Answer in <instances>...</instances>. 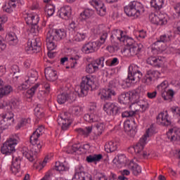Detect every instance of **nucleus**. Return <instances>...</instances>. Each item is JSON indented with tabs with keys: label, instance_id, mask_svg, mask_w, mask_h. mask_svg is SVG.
I'll return each mask as SVG.
<instances>
[{
	"label": "nucleus",
	"instance_id": "11",
	"mask_svg": "<svg viewBox=\"0 0 180 180\" xmlns=\"http://www.w3.org/2000/svg\"><path fill=\"white\" fill-rule=\"evenodd\" d=\"M58 123L60 126H61L62 130L64 131H65V130H68V129H70V126H71V123H72V120H71V114L68 112H61L58 115Z\"/></svg>",
	"mask_w": 180,
	"mask_h": 180
},
{
	"label": "nucleus",
	"instance_id": "34",
	"mask_svg": "<svg viewBox=\"0 0 180 180\" xmlns=\"http://www.w3.org/2000/svg\"><path fill=\"white\" fill-rule=\"evenodd\" d=\"M56 39L51 37V33L46 34V46L49 51H53L55 50L56 47H57V44H56Z\"/></svg>",
	"mask_w": 180,
	"mask_h": 180
},
{
	"label": "nucleus",
	"instance_id": "46",
	"mask_svg": "<svg viewBox=\"0 0 180 180\" xmlns=\"http://www.w3.org/2000/svg\"><path fill=\"white\" fill-rule=\"evenodd\" d=\"M103 158L101 154L89 155L86 157V160L87 162H98L101 159Z\"/></svg>",
	"mask_w": 180,
	"mask_h": 180
},
{
	"label": "nucleus",
	"instance_id": "57",
	"mask_svg": "<svg viewBox=\"0 0 180 180\" xmlns=\"http://www.w3.org/2000/svg\"><path fill=\"white\" fill-rule=\"evenodd\" d=\"M170 110L174 117L180 120V108L178 106H173L170 108Z\"/></svg>",
	"mask_w": 180,
	"mask_h": 180
},
{
	"label": "nucleus",
	"instance_id": "21",
	"mask_svg": "<svg viewBox=\"0 0 180 180\" xmlns=\"http://www.w3.org/2000/svg\"><path fill=\"white\" fill-rule=\"evenodd\" d=\"M86 39V33L84 32H74L69 34V43L71 44H75V43H79L84 41Z\"/></svg>",
	"mask_w": 180,
	"mask_h": 180
},
{
	"label": "nucleus",
	"instance_id": "38",
	"mask_svg": "<svg viewBox=\"0 0 180 180\" xmlns=\"http://www.w3.org/2000/svg\"><path fill=\"white\" fill-rule=\"evenodd\" d=\"M137 106H139V108H141V109L144 111L148 109L150 105L148 104V101L147 100L141 99L136 103H133L131 108H137Z\"/></svg>",
	"mask_w": 180,
	"mask_h": 180
},
{
	"label": "nucleus",
	"instance_id": "32",
	"mask_svg": "<svg viewBox=\"0 0 180 180\" xmlns=\"http://www.w3.org/2000/svg\"><path fill=\"white\" fill-rule=\"evenodd\" d=\"M105 123L100 122L96 125V130L93 132L92 138L94 141L98 140V137L103 133L105 131Z\"/></svg>",
	"mask_w": 180,
	"mask_h": 180
},
{
	"label": "nucleus",
	"instance_id": "45",
	"mask_svg": "<svg viewBox=\"0 0 180 180\" xmlns=\"http://www.w3.org/2000/svg\"><path fill=\"white\" fill-rule=\"evenodd\" d=\"M92 15H94V11L91 9L86 8L80 13L79 19L82 21L86 20L87 19H89Z\"/></svg>",
	"mask_w": 180,
	"mask_h": 180
},
{
	"label": "nucleus",
	"instance_id": "37",
	"mask_svg": "<svg viewBox=\"0 0 180 180\" xmlns=\"http://www.w3.org/2000/svg\"><path fill=\"white\" fill-rule=\"evenodd\" d=\"M18 5V1L16 0H9L8 4L3 7L4 12L7 13H12L13 12V9L16 8Z\"/></svg>",
	"mask_w": 180,
	"mask_h": 180
},
{
	"label": "nucleus",
	"instance_id": "12",
	"mask_svg": "<svg viewBox=\"0 0 180 180\" xmlns=\"http://www.w3.org/2000/svg\"><path fill=\"white\" fill-rule=\"evenodd\" d=\"M136 127L137 124L134 118H130L124 122V130L130 137H134V136H136V133H137L136 130Z\"/></svg>",
	"mask_w": 180,
	"mask_h": 180
},
{
	"label": "nucleus",
	"instance_id": "36",
	"mask_svg": "<svg viewBox=\"0 0 180 180\" xmlns=\"http://www.w3.org/2000/svg\"><path fill=\"white\" fill-rule=\"evenodd\" d=\"M32 120L30 117H21L18 121V123L15 126L16 130H20V129H24L27 126V124H30Z\"/></svg>",
	"mask_w": 180,
	"mask_h": 180
},
{
	"label": "nucleus",
	"instance_id": "31",
	"mask_svg": "<svg viewBox=\"0 0 180 180\" xmlns=\"http://www.w3.org/2000/svg\"><path fill=\"white\" fill-rule=\"evenodd\" d=\"M167 137L169 141L180 140V129L176 128L169 129L167 133Z\"/></svg>",
	"mask_w": 180,
	"mask_h": 180
},
{
	"label": "nucleus",
	"instance_id": "43",
	"mask_svg": "<svg viewBox=\"0 0 180 180\" xmlns=\"http://www.w3.org/2000/svg\"><path fill=\"white\" fill-rule=\"evenodd\" d=\"M43 133H44V126H39L36 131H34L32 134L30 136L32 137V140H39V137L40 136L43 135Z\"/></svg>",
	"mask_w": 180,
	"mask_h": 180
},
{
	"label": "nucleus",
	"instance_id": "1",
	"mask_svg": "<svg viewBox=\"0 0 180 180\" xmlns=\"http://www.w3.org/2000/svg\"><path fill=\"white\" fill-rule=\"evenodd\" d=\"M98 34H100V41L89 42L84 44L82 48V51L85 54H91V53H95V51H98L99 48L102 44H105V41L108 39V32L103 30L101 32H98Z\"/></svg>",
	"mask_w": 180,
	"mask_h": 180
},
{
	"label": "nucleus",
	"instance_id": "44",
	"mask_svg": "<svg viewBox=\"0 0 180 180\" xmlns=\"http://www.w3.org/2000/svg\"><path fill=\"white\" fill-rule=\"evenodd\" d=\"M75 131H77L81 136L88 137V136H89V134L92 133V127H86L84 129L77 128L75 129Z\"/></svg>",
	"mask_w": 180,
	"mask_h": 180
},
{
	"label": "nucleus",
	"instance_id": "24",
	"mask_svg": "<svg viewBox=\"0 0 180 180\" xmlns=\"http://www.w3.org/2000/svg\"><path fill=\"white\" fill-rule=\"evenodd\" d=\"M84 119L89 123H96L101 120V112L94 111L84 115Z\"/></svg>",
	"mask_w": 180,
	"mask_h": 180
},
{
	"label": "nucleus",
	"instance_id": "58",
	"mask_svg": "<svg viewBox=\"0 0 180 180\" xmlns=\"http://www.w3.org/2000/svg\"><path fill=\"white\" fill-rule=\"evenodd\" d=\"M155 134V127L154 125H150V127L146 130V133L142 137L147 140V138L150 136H153V134Z\"/></svg>",
	"mask_w": 180,
	"mask_h": 180
},
{
	"label": "nucleus",
	"instance_id": "56",
	"mask_svg": "<svg viewBox=\"0 0 180 180\" xmlns=\"http://www.w3.org/2000/svg\"><path fill=\"white\" fill-rule=\"evenodd\" d=\"M45 12L48 16H53L56 12V6L51 4H47L45 8Z\"/></svg>",
	"mask_w": 180,
	"mask_h": 180
},
{
	"label": "nucleus",
	"instance_id": "63",
	"mask_svg": "<svg viewBox=\"0 0 180 180\" xmlns=\"http://www.w3.org/2000/svg\"><path fill=\"white\" fill-rule=\"evenodd\" d=\"M30 84L31 83H29V82H27V80L25 79V82L24 83L18 86V89L19 91H26V89H29Z\"/></svg>",
	"mask_w": 180,
	"mask_h": 180
},
{
	"label": "nucleus",
	"instance_id": "60",
	"mask_svg": "<svg viewBox=\"0 0 180 180\" xmlns=\"http://www.w3.org/2000/svg\"><path fill=\"white\" fill-rule=\"evenodd\" d=\"M122 43L124 44V46H127V47H131V46H134V39L125 35L124 41Z\"/></svg>",
	"mask_w": 180,
	"mask_h": 180
},
{
	"label": "nucleus",
	"instance_id": "13",
	"mask_svg": "<svg viewBox=\"0 0 180 180\" xmlns=\"http://www.w3.org/2000/svg\"><path fill=\"white\" fill-rule=\"evenodd\" d=\"M104 60L105 58H100L98 59H96V60L92 61L86 67V72H87V74H94V72H96V71H98L99 68H103Z\"/></svg>",
	"mask_w": 180,
	"mask_h": 180
},
{
	"label": "nucleus",
	"instance_id": "53",
	"mask_svg": "<svg viewBox=\"0 0 180 180\" xmlns=\"http://www.w3.org/2000/svg\"><path fill=\"white\" fill-rule=\"evenodd\" d=\"M150 5L153 8L159 11L164 5V0H151Z\"/></svg>",
	"mask_w": 180,
	"mask_h": 180
},
{
	"label": "nucleus",
	"instance_id": "47",
	"mask_svg": "<svg viewBox=\"0 0 180 180\" xmlns=\"http://www.w3.org/2000/svg\"><path fill=\"white\" fill-rule=\"evenodd\" d=\"M12 91H13V89L11 85H6L4 87H1V89H0V99L2 98V97L6 96V95H9Z\"/></svg>",
	"mask_w": 180,
	"mask_h": 180
},
{
	"label": "nucleus",
	"instance_id": "9",
	"mask_svg": "<svg viewBox=\"0 0 180 180\" xmlns=\"http://www.w3.org/2000/svg\"><path fill=\"white\" fill-rule=\"evenodd\" d=\"M25 20L27 25H30V26H32L31 31L33 33H39V31L40 30V28H39V26H37V24L40 20L39 15L34 13H27L25 16Z\"/></svg>",
	"mask_w": 180,
	"mask_h": 180
},
{
	"label": "nucleus",
	"instance_id": "54",
	"mask_svg": "<svg viewBox=\"0 0 180 180\" xmlns=\"http://www.w3.org/2000/svg\"><path fill=\"white\" fill-rule=\"evenodd\" d=\"M55 169L56 171H58L59 172H63V171H68V167L63 162H56L55 165Z\"/></svg>",
	"mask_w": 180,
	"mask_h": 180
},
{
	"label": "nucleus",
	"instance_id": "41",
	"mask_svg": "<svg viewBox=\"0 0 180 180\" xmlns=\"http://www.w3.org/2000/svg\"><path fill=\"white\" fill-rule=\"evenodd\" d=\"M6 39L10 46H16L19 41L18 37H16V34L13 32L8 33L6 35Z\"/></svg>",
	"mask_w": 180,
	"mask_h": 180
},
{
	"label": "nucleus",
	"instance_id": "61",
	"mask_svg": "<svg viewBox=\"0 0 180 180\" xmlns=\"http://www.w3.org/2000/svg\"><path fill=\"white\" fill-rule=\"evenodd\" d=\"M95 179L96 180H108V177H106V175H105V174L103 173L97 172L95 175ZM110 180H118V179L112 178Z\"/></svg>",
	"mask_w": 180,
	"mask_h": 180
},
{
	"label": "nucleus",
	"instance_id": "5",
	"mask_svg": "<svg viewBox=\"0 0 180 180\" xmlns=\"http://www.w3.org/2000/svg\"><path fill=\"white\" fill-rule=\"evenodd\" d=\"M143 77V74L139 69V66L136 65H131L129 67V72L128 77L126 81L121 80L122 83H120V85L124 88V84H131L132 82H136L140 81L141 77Z\"/></svg>",
	"mask_w": 180,
	"mask_h": 180
},
{
	"label": "nucleus",
	"instance_id": "6",
	"mask_svg": "<svg viewBox=\"0 0 180 180\" xmlns=\"http://www.w3.org/2000/svg\"><path fill=\"white\" fill-rule=\"evenodd\" d=\"M19 141H20V139L18 134L11 135L1 146V154L8 155L13 153V151H15V147L18 146V143H19Z\"/></svg>",
	"mask_w": 180,
	"mask_h": 180
},
{
	"label": "nucleus",
	"instance_id": "50",
	"mask_svg": "<svg viewBox=\"0 0 180 180\" xmlns=\"http://www.w3.org/2000/svg\"><path fill=\"white\" fill-rule=\"evenodd\" d=\"M10 171L11 172V174H13L15 176H22V172L20 169V166L11 165L10 167Z\"/></svg>",
	"mask_w": 180,
	"mask_h": 180
},
{
	"label": "nucleus",
	"instance_id": "14",
	"mask_svg": "<svg viewBox=\"0 0 180 180\" xmlns=\"http://www.w3.org/2000/svg\"><path fill=\"white\" fill-rule=\"evenodd\" d=\"M143 46L141 44H134L133 46L124 49L123 53L127 57H134L143 51Z\"/></svg>",
	"mask_w": 180,
	"mask_h": 180
},
{
	"label": "nucleus",
	"instance_id": "48",
	"mask_svg": "<svg viewBox=\"0 0 180 180\" xmlns=\"http://www.w3.org/2000/svg\"><path fill=\"white\" fill-rule=\"evenodd\" d=\"M71 110L74 116H82V115H84V108L82 106L73 105Z\"/></svg>",
	"mask_w": 180,
	"mask_h": 180
},
{
	"label": "nucleus",
	"instance_id": "52",
	"mask_svg": "<svg viewBox=\"0 0 180 180\" xmlns=\"http://www.w3.org/2000/svg\"><path fill=\"white\" fill-rule=\"evenodd\" d=\"M20 107V101L18 100H11L9 103V108L14 112H18V110Z\"/></svg>",
	"mask_w": 180,
	"mask_h": 180
},
{
	"label": "nucleus",
	"instance_id": "19",
	"mask_svg": "<svg viewBox=\"0 0 180 180\" xmlns=\"http://www.w3.org/2000/svg\"><path fill=\"white\" fill-rule=\"evenodd\" d=\"M47 33H50L51 37L53 38L56 41H60L67 37V32L63 28L50 30Z\"/></svg>",
	"mask_w": 180,
	"mask_h": 180
},
{
	"label": "nucleus",
	"instance_id": "29",
	"mask_svg": "<svg viewBox=\"0 0 180 180\" xmlns=\"http://www.w3.org/2000/svg\"><path fill=\"white\" fill-rule=\"evenodd\" d=\"M75 94H74V93H70V94L62 93L58 95L57 101L60 105H63V103H65L68 99H70V101H75Z\"/></svg>",
	"mask_w": 180,
	"mask_h": 180
},
{
	"label": "nucleus",
	"instance_id": "49",
	"mask_svg": "<svg viewBox=\"0 0 180 180\" xmlns=\"http://www.w3.org/2000/svg\"><path fill=\"white\" fill-rule=\"evenodd\" d=\"M34 115L38 119H43L44 117V110L41 105H37L34 108Z\"/></svg>",
	"mask_w": 180,
	"mask_h": 180
},
{
	"label": "nucleus",
	"instance_id": "3",
	"mask_svg": "<svg viewBox=\"0 0 180 180\" xmlns=\"http://www.w3.org/2000/svg\"><path fill=\"white\" fill-rule=\"evenodd\" d=\"M30 141L32 144L30 150L27 148L25 147L22 148V155L26 157V158L33 162L34 161V155L37 154V153H40V150H41V147H43V142L39 141V139H34L32 141V137L30 138Z\"/></svg>",
	"mask_w": 180,
	"mask_h": 180
},
{
	"label": "nucleus",
	"instance_id": "10",
	"mask_svg": "<svg viewBox=\"0 0 180 180\" xmlns=\"http://www.w3.org/2000/svg\"><path fill=\"white\" fill-rule=\"evenodd\" d=\"M169 18L167 14H155L154 13H151L149 15V20L153 25H155V26H165L168 23V20Z\"/></svg>",
	"mask_w": 180,
	"mask_h": 180
},
{
	"label": "nucleus",
	"instance_id": "17",
	"mask_svg": "<svg viewBox=\"0 0 180 180\" xmlns=\"http://www.w3.org/2000/svg\"><path fill=\"white\" fill-rule=\"evenodd\" d=\"M37 39H34L31 41H28L25 45V51L27 54H34L40 51V44L37 42Z\"/></svg>",
	"mask_w": 180,
	"mask_h": 180
},
{
	"label": "nucleus",
	"instance_id": "18",
	"mask_svg": "<svg viewBox=\"0 0 180 180\" xmlns=\"http://www.w3.org/2000/svg\"><path fill=\"white\" fill-rule=\"evenodd\" d=\"M160 77V72L157 70H148L144 78L143 82L146 85H152L153 82Z\"/></svg>",
	"mask_w": 180,
	"mask_h": 180
},
{
	"label": "nucleus",
	"instance_id": "16",
	"mask_svg": "<svg viewBox=\"0 0 180 180\" xmlns=\"http://www.w3.org/2000/svg\"><path fill=\"white\" fill-rule=\"evenodd\" d=\"M171 40H172V35L168 34H162L154 43V45L157 46L158 49L161 51H164V50L167 49V46H165V44L160 45L161 43H169Z\"/></svg>",
	"mask_w": 180,
	"mask_h": 180
},
{
	"label": "nucleus",
	"instance_id": "15",
	"mask_svg": "<svg viewBox=\"0 0 180 180\" xmlns=\"http://www.w3.org/2000/svg\"><path fill=\"white\" fill-rule=\"evenodd\" d=\"M103 110L108 116H116L120 113V107L115 103H106L103 105Z\"/></svg>",
	"mask_w": 180,
	"mask_h": 180
},
{
	"label": "nucleus",
	"instance_id": "8",
	"mask_svg": "<svg viewBox=\"0 0 180 180\" xmlns=\"http://www.w3.org/2000/svg\"><path fill=\"white\" fill-rule=\"evenodd\" d=\"M15 122V114L7 112L0 115V130H6Z\"/></svg>",
	"mask_w": 180,
	"mask_h": 180
},
{
	"label": "nucleus",
	"instance_id": "22",
	"mask_svg": "<svg viewBox=\"0 0 180 180\" xmlns=\"http://www.w3.org/2000/svg\"><path fill=\"white\" fill-rule=\"evenodd\" d=\"M91 5L96 8V11L100 16H105L106 15V7L102 1L99 0H91L90 1Z\"/></svg>",
	"mask_w": 180,
	"mask_h": 180
},
{
	"label": "nucleus",
	"instance_id": "62",
	"mask_svg": "<svg viewBox=\"0 0 180 180\" xmlns=\"http://www.w3.org/2000/svg\"><path fill=\"white\" fill-rule=\"evenodd\" d=\"M174 91L169 90L167 92L162 93V98H163L165 101H168L169 99V96H171V98L174 96Z\"/></svg>",
	"mask_w": 180,
	"mask_h": 180
},
{
	"label": "nucleus",
	"instance_id": "39",
	"mask_svg": "<svg viewBox=\"0 0 180 180\" xmlns=\"http://www.w3.org/2000/svg\"><path fill=\"white\" fill-rule=\"evenodd\" d=\"M129 169H131L134 175H139V174L141 173V167L137 165V163H134V162L131 161L128 165Z\"/></svg>",
	"mask_w": 180,
	"mask_h": 180
},
{
	"label": "nucleus",
	"instance_id": "7",
	"mask_svg": "<svg viewBox=\"0 0 180 180\" xmlns=\"http://www.w3.org/2000/svg\"><path fill=\"white\" fill-rule=\"evenodd\" d=\"M116 82H117V80L110 81L108 87L100 91L99 96L101 99L108 101V99H110L112 96H116V91L113 89V88H116V86H117Z\"/></svg>",
	"mask_w": 180,
	"mask_h": 180
},
{
	"label": "nucleus",
	"instance_id": "20",
	"mask_svg": "<svg viewBox=\"0 0 180 180\" xmlns=\"http://www.w3.org/2000/svg\"><path fill=\"white\" fill-rule=\"evenodd\" d=\"M128 94L129 95L130 102H133V103H137V102H139V99L142 98V96H144L146 91L143 88L139 87L133 91L128 92Z\"/></svg>",
	"mask_w": 180,
	"mask_h": 180
},
{
	"label": "nucleus",
	"instance_id": "33",
	"mask_svg": "<svg viewBox=\"0 0 180 180\" xmlns=\"http://www.w3.org/2000/svg\"><path fill=\"white\" fill-rule=\"evenodd\" d=\"M114 164H116L120 168L124 167L127 164V158L124 154H118L112 160Z\"/></svg>",
	"mask_w": 180,
	"mask_h": 180
},
{
	"label": "nucleus",
	"instance_id": "42",
	"mask_svg": "<svg viewBox=\"0 0 180 180\" xmlns=\"http://www.w3.org/2000/svg\"><path fill=\"white\" fill-rule=\"evenodd\" d=\"M118 101L122 105L130 103V95H129V92L121 94L118 96Z\"/></svg>",
	"mask_w": 180,
	"mask_h": 180
},
{
	"label": "nucleus",
	"instance_id": "30",
	"mask_svg": "<svg viewBox=\"0 0 180 180\" xmlns=\"http://www.w3.org/2000/svg\"><path fill=\"white\" fill-rule=\"evenodd\" d=\"M146 144H147V139H145V138H143L142 136L139 141L134 146H131L130 148L134 150L136 154H141V152L143 150H144V146Z\"/></svg>",
	"mask_w": 180,
	"mask_h": 180
},
{
	"label": "nucleus",
	"instance_id": "26",
	"mask_svg": "<svg viewBox=\"0 0 180 180\" xmlns=\"http://www.w3.org/2000/svg\"><path fill=\"white\" fill-rule=\"evenodd\" d=\"M44 73L47 81L53 82V81H56V79L58 78V76L57 75V71L51 67L45 68Z\"/></svg>",
	"mask_w": 180,
	"mask_h": 180
},
{
	"label": "nucleus",
	"instance_id": "35",
	"mask_svg": "<svg viewBox=\"0 0 180 180\" xmlns=\"http://www.w3.org/2000/svg\"><path fill=\"white\" fill-rule=\"evenodd\" d=\"M146 62L148 64H150V65H153L154 67H161L164 63L161 57L155 56L149 57Z\"/></svg>",
	"mask_w": 180,
	"mask_h": 180
},
{
	"label": "nucleus",
	"instance_id": "28",
	"mask_svg": "<svg viewBox=\"0 0 180 180\" xmlns=\"http://www.w3.org/2000/svg\"><path fill=\"white\" fill-rule=\"evenodd\" d=\"M119 146H120L119 141H110L105 145V151H106V153H115V151H117V148H119Z\"/></svg>",
	"mask_w": 180,
	"mask_h": 180
},
{
	"label": "nucleus",
	"instance_id": "51",
	"mask_svg": "<svg viewBox=\"0 0 180 180\" xmlns=\"http://www.w3.org/2000/svg\"><path fill=\"white\" fill-rule=\"evenodd\" d=\"M20 162H22V158L19 156V155H18L16 153H13L11 165L20 167Z\"/></svg>",
	"mask_w": 180,
	"mask_h": 180
},
{
	"label": "nucleus",
	"instance_id": "25",
	"mask_svg": "<svg viewBox=\"0 0 180 180\" xmlns=\"http://www.w3.org/2000/svg\"><path fill=\"white\" fill-rule=\"evenodd\" d=\"M110 38L112 40H114V41H120L124 42V39H126V34H124V32L121 30H113L111 32Z\"/></svg>",
	"mask_w": 180,
	"mask_h": 180
},
{
	"label": "nucleus",
	"instance_id": "4",
	"mask_svg": "<svg viewBox=\"0 0 180 180\" xmlns=\"http://www.w3.org/2000/svg\"><path fill=\"white\" fill-rule=\"evenodd\" d=\"M95 82L92 80L91 76H84L82 79L80 86L76 87L75 92L79 96H86L88 95V91L92 90Z\"/></svg>",
	"mask_w": 180,
	"mask_h": 180
},
{
	"label": "nucleus",
	"instance_id": "2",
	"mask_svg": "<svg viewBox=\"0 0 180 180\" xmlns=\"http://www.w3.org/2000/svg\"><path fill=\"white\" fill-rule=\"evenodd\" d=\"M124 12L127 16L130 18H140L141 13H144V6L138 1H133L124 7Z\"/></svg>",
	"mask_w": 180,
	"mask_h": 180
},
{
	"label": "nucleus",
	"instance_id": "40",
	"mask_svg": "<svg viewBox=\"0 0 180 180\" xmlns=\"http://www.w3.org/2000/svg\"><path fill=\"white\" fill-rule=\"evenodd\" d=\"M38 78H39V75L37 73V71L30 70L28 72V75L26 80H27V82H29V84H34V82L37 81Z\"/></svg>",
	"mask_w": 180,
	"mask_h": 180
},
{
	"label": "nucleus",
	"instance_id": "23",
	"mask_svg": "<svg viewBox=\"0 0 180 180\" xmlns=\"http://www.w3.org/2000/svg\"><path fill=\"white\" fill-rule=\"evenodd\" d=\"M156 122L160 126H169L171 124V120H169V115L166 111L165 112H160L156 117Z\"/></svg>",
	"mask_w": 180,
	"mask_h": 180
},
{
	"label": "nucleus",
	"instance_id": "55",
	"mask_svg": "<svg viewBox=\"0 0 180 180\" xmlns=\"http://www.w3.org/2000/svg\"><path fill=\"white\" fill-rule=\"evenodd\" d=\"M40 86V84L37 83L34 86H33L31 89H28L26 93L27 98H32L34 94L36 93V91H37V88Z\"/></svg>",
	"mask_w": 180,
	"mask_h": 180
},
{
	"label": "nucleus",
	"instance_id": "64",
	"mask_svg": "<svg viewBox=\"0 0 180 180\" xmlns=\"http://www.w3.org/2000/svg\"><path fill=\"white\" fill-rule=\"evenodd\" d=\"M168 88V81L165 80L160 84L157 86L158 91H165Z\"/></svg>",
	"mask_w": 180,
	"mask_h": 180
},
{
	"label": "nucleus",
	"instance_id": "59",
	"mask_svg": "<svg viewBox=\"0 0 180 180\" xmlns=\"http://www.w3.org/2000/svg\"><path fill=\"white\" fill-rule=\"evenodd\" d=\"M139 108H135L134 110L131 111H125L122 113V117H131L136 115V112H139Z\"/></svg>",
	"mask_w": 180,
	"mask_h": 180
},
{
	"label": "nucleus",
	"instance_id": "27",
	"mask_svg": "<svg viewBox=\"0 0 180 180\" xmlns=\"http://www.w3.org/2000/svg\"><path fill=\"white\" fill-rule=\"evenodd\" d=\"M72 13V10L71 6H63L58 11L59 17L61 18V19H65V20H68V19L71 18Z\"/></svg>",
	"mask_w": 180,
	"mask_h": 180
}]
</instances>
